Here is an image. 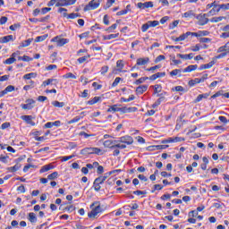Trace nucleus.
Instances as JSON below:
<instances>
[{"label":"nucleus","mask_w":229,"mask_h":229,"mask_svg":"<svg viewBox=\"0 0 229 229\" xmlns=\"http://www.w3.org/2000/svg\"><path fill=\"white\" fill-rule=\"evenodd\" d=\"M18 60H20L21 62H31V60H33V58H31L28 55H23V56H18Z\"/></svg>","instance_id":"nucleus-42"},{"label":"nucleus","mask_w":229,"mask_h":229,"mask_svg":"<svg viewBox=\"0 0 229 229\" xmlns=\"http://www.w3.org/2000/svg\"><path fill=\"white\" fill-rule=\"evenodd\" d=\"M79 135L80 137H84V139H89V137H94V134H89L85 131H81Z\"/></svg>","instance_id":"nucleus-58"},{"label":"nucleus","mask_w":229,"mask_h":229,"mask_svg":"<svg viewBox=\"0 0 229 229\" xmlns=\"http://www.w3.org/2000/svg\"><path fill=\"white\" fill-rule=\"evenodd\" d=\"M149 23L147 22V23H144L142 26H141V31L143 33H146V31H148V30H149Z\"/></svg>","instance_id":"nucleus-59"},{"label":"nucleus","mask_w":229,"mask_h":229,"mask_svg":"<svg viewBox=\"0 0 229 229\" xmlns=\"http://www.w3.org/2000/svg\"><path fill=\"white\" fill-rule=\"evenodd\" d=\"M196 69H198L197 64H191L184 68L182 72H192V71H196Z\"/></svg>","instance_id":"nucleus-23"},{"label":"nucleus","mask_w":229,"mask_h":229,"mask_svg":"<svg viewBox=\"0 0 229 229\" xmlns=\"http://www.w3.org/2000/svg\"><path fill=\"white\" fill-rule=\"evenodd\" d=\"M95 205L97 206L94 208H92V207H94ZM90 208H92V210L88 214L89 217H96L98 214H101V212H103V208H101V205H99L98 202L91 204Z\"/></svg>","instance_id":"nucleus-1"},{"label":"nucleus","mask_w":229,"mask_h":229,"mask_svg":"<svg viewBox=\"0 0 229 229\" xmlns=\"http://www.w3.org/2000/svg\"><path fill=\"white\" fill-rule=\"evenodd\" d=\"M21 169V165H15L14 166L8 167L7 170L10 171V173H17Z\"/></svg>","instance_id":"nucleus-35"},{"label":"nucleus","mask_w":229,"mask_h":229,"mask_svg":"<svg viewBox=\"0 0 229 229\" xmlns=\"http://www.w3.org/2000/svg\"><path fill=\"white\" fill-rule=\"evenodd\" d=\"M121 79L120 77H116L115 80L114 81V82L112 83V87H117L121 81Z\"/></svg>","instance_id":"nucleus-63"},{"label":"nucleus","mask_w":229,"mask_h":229,"mask_svg":"<svg viewBox=\"0 0 229 229\" xmlns=\"http://www.w3.org/2000/svg\"><path fill=\"white\" fill-rule=\"evenodd\" d=\"M120 108L117 105H113L107 109V112H119Z\"/></svg>","instance_id":"nucleus-47"},{"label":"nucleus","mask_w":229,"mask_h":229,"mask_svg":"<svg viewBox=\"0 0 229 229\" xmlns=\"http://www.w3.org/2000/svg\"><path fill=\"white\" fill-rule=\"evenodd\" d=\"M13 90H15V86H12V85H9L7 86L4 91L5 92V94H8V92H13Z\"/></svg>","instance_id":"nucleus-50"},{"label":"nucleus","mask_w":229,"mask_h":229,"mask_svg":"<svg viewBox=\"0 0 229 229\" xmlns=\"http://www.w3.org/2000/svg\"><path fill=\"white\" fill-rule=\"evenodd\" d=\"M182 17H184L185 19H189V18L194 17V11L191 10V11H188V12L184 13L182 14Z\"/></svg>","instance_id":"nucleus-34"},{"label":"nucleus","mask_w":229,"mask_h":229,"mask_svg":"<svg viewBox=\"0 0 229 229\" xmlns=\"http://www.w3.org/2000/svg\"><path fill=\"white\" fill-rule=\"evenodd\" d=\"M58 178V172H53L47 175V180H56Z\"/></svg>","instance_id":"nucleus-44"},{"label":"nucleus","mask_w":229,"mask_h":229,"mask_svg":"<svg viewBox=\"0 0 229 229\" xmlns=\"http://www.w3.org/2000/svg\"><path fill=\"white\" fill-rule=\"evenodd\" d=\"M100 72H101V74H102L103 76H105V73H106V72H108V66H107V65L103 66V67L101 68Z\"/></svg>","instance_id":"nucleus-64"},{"label":"nucleus","mask_w":229,"mask_h":229,"mask_svg":"<svg viewBox=\"0 0 229 229\" xmlns=\"http://www.w3.org/2000/svg\"><path fill=\"white\" fill-rule=\"evenodd\" d=\"M102 0H91L89 4L84 7V12H89L90 10H97L99 8Z\"/></svg>","instance_id":"nucleus-2"},{"label":"nucleus","mask_w":229,"mask_h":229,"mask_svg":"<svg viewBox=\"0 0 229 229\" xmlns=\"http://www.w3.org/2000/svg\"><path fill=\"white\" fill-rule=\"evenodd\" d=\"M55 6L58 8L60 6H67V0H60L55 4Z\"/></svg>","instance_id":"nucleus-54"},{"label":"nucleus","mask_w":229,"mask_h":229,"mask_svg":"<svg viewBox=\"0 0 229 229\" xmlns=\"http://www.w3.org/2000/svg\"><path fill=\"white\" fill-rule=\"evenodd\" d=\"M120 142L122 144L127 145V146H131L133 144V138L131 136L126 135L119 138Z\"/></svg>","instance_id":"nucleus-5"},{"label":"nucleus","mask_w":229,"mask_h":229,"mask_svg":"<svg viewBox=\"0 0 229 229\" xmlns=\"http://www.w3.org/2000/svg\"><path fill=\"white\" fill-rule=\"evenodd\" d=\"M189 37H194V32L188 31V32L181 35V38H182V40L189 38Z\"/></svg>","instance_id":"nucleus-41"},{"label":"nucleus","mask_w":229,"mask_h":229,"mask_svg":"<svg viewBox=\"0 0 229 229\" xmlns=\"http://www.w3.org/2000/svg\"><path fill=\"white\" fill-rule=\"evenodd\" d=\"M177 57L182 58V60H192V58H194V54H192V53L188 54V55L178 54Z\"/></svg>","instance_id":"nucleus-18"},{"label":"nucleus","mask_w":229,"mask_h":229,"mask_svg":"<svg viewBox=\"0 0 229 229\" xmlns=\"http://www.w3.org/2000/svg\"><path fill=\"white\" fill-rule=\"evenodd\" d=\"M214 66V61H211L208 64H201L199 68V71H204L205 69H210Z\"/></svg>","instance_id":"nucleus-24"},{"label":"nucleus","mask_w":229,"mask_h":229,"mask_svg":"<svg viewBox=\"0 0 229 229\" xmlns=\"http://www.w3.org/2000/svg\"><path fill=\"white\" fill-rule=\"evenodd\" d=\"M81 120V116H75L74 118H72L68 124H73V123H79V121Z\"/></svg>","instance_id":"nucleus-61"},{"label":"nucleus","mask_w":229,"mask_h":229,"mask_svg":"<svg viewBox=\"0 0 229 229\" xmlns=\"http://www.w3.org/2000/svg\"><path fill=\"white\" fill-rule=\"evenodd\" d=\"M103 144L105 148H110L111 149H114V140H105Z\"/></svg>","instance_id":"nucleus-31"},{"label":"nucleus","mask_w":229,"mask_h":229,"mask_svg":"<svg viewBox=\"0 0 229 229\" xmlns=\"http://www.w3.org/2000/svg\"><path fill=\"white\" fill-rule=\"evenodd\" d=\"M207 10H210V8H219V5L216 4V1L211 3V4H208L207 6H206Z\"/></svg>","instance_id":"nucleus-57"},{"label":"nucleus","mask_w":229,"mask_h":229,"mask_svg":"<svg viewBox=\"0 0 229 229\" xmlns=\"http://www.w3.org/2000/svg\"><path fill=\"white\" fill-rule=\"evenodd\" d=\"M31 78H37V73L30 72V73H27L23 76V80H31Z\"/></svg>","instance_id":"nucleus-38"},{"label":"nucleus","mask_w":229,"mask_h":229,"mask_svg":"<svg viewBox=\"0 0 229 229\" xmlns=\"http://www.w3.org/2000/svg\"><path fill=\"white\" fill-rule=\"evenodd\" d=\"M51 169H54V166L51 165H46L41 167L39 170V173H47V171H51Z\"/></svg>","instance_id":"nucleus-25"},{"label":"nucleus","mask_w":229,"mask_h":229,"mask_svg":"<svg viewBox=\"0 0 229 229\" xmlns=\"http://www.w3.org/2000/svg\"><path fill=\"white\" fill-rule=\"evenodd\" d=\"M63 78H64L65 80H69V79L76 80V75H74L72 72H68L64 74Z\"/></svg>","instance_id":"nucleus-43"},{"label":"nucleus","mask_w":229,"mask_h":229,"mask_svg":"<svg viewBox=\"0 0 229 229\" xmlns=\"http://www.w3.org/2000/svg\"><path fill=\"white\" fill-rule=\"evenodd\" d=\"M32 42H33V38H29L22 41L19 47V49H21V47H28L29 46H31Z\"/></svg>","instance_id":"nucleus-21"},{"label":"nucleus","mask_w":229,"mask_h":229,"mask_svg":"<svg viewBox=\"0 0 229 229\" xmlns=\"http://www.w3.org/2000/svg\"><path fill=\"white\" fill-rule=\"evenodd\" d=\"M137 7L140 8V10H146L148 8H153V2H145V3H138Z\"/></svg>","instance_id":"nucleus-7"},{"label":"nucleus","mask_w":229,"mask_h":229,"mask_svg":"<svg viewBox=\"0 0 229 229\" xmlns=\"http://www.w3.org/2000/svg\"><path fill=\"white\" fill-rule=\"evenodd\" d=\"M198 83H201L199 78H195L193 80L189 81L188 85L190 87H194V85H198Z\"/></svg>","instance_id":"nucleus-33"},{"label":"nucleus","mask_w":229,"mask_h":229,"mask_svg":"<svg viewBox=\"0 0 229 229\" xmlns=\"http://www.w3.org/2000/svg\"><path fill=\"white\" fill-rule=\"evenodd\" d=\"M52 42H56L59 47L65 46V44H69L68 38H60L59 37H55L52 39Z\"/></svg>","instance_id":"nucleus-6"},{"label":"nucleus","mask_w":229,"mask_h":229,"mask_svg":"<svg viewBox=\"0 0 229 229\" xmlns=\"http://www.w3.org/2000/svg\"><path fill=\"white\" fill-rule=\"evenodd\" d=\"M64 17H66V19H76V13H72L68 14L67 13H63Z\"/></svg>","instance_id":"nucleus-48"},{"label":"nucleus","mask_w":229,"mask_h":229,"mask_svg":"<svg viewBox=\"0 0 229 229\" xmlns=\"http://www.w3.org/2000/svg\"><path fill=\"white\" fill-rule=\"evenodd\" d=\"M154 92H155V94H158L159 92H162V85L156 84L154 86Z\"/></svg>","instance_id":"nucleus-51"},{"label":"nucleus","mask_w":229,"mask_h":229,"mask_svg":"<svg viewBox=\"0 0 229 229\" xmlns=\"http://www.w3.org/2000/svg\"><path fill=\"white\" fill-rule=\"evenodd\" d=\"M172 90L175 92H185V89L182 86H176L173 88Z\"/></svg>","instance_id":"nucleus-55"},{"label":"nucleus","mask_w":229,"mask_h":229,"mask_svg":"<svg viewBox=\"0 0 229 229\" xmlns=\"http://www.w3.org/2000/svg\"><path fill=\"white\" fill-rule=\"evenodd\" d=\"M13 41V35H8L0 38V43L1 44H8V42Z\"/></svg>","instance_id":"nucleus-14"},{"label":"nucleus","mask_w":229,"mask_h":229,"mask_svg":"<svg viewBox=\"0 0 229 229\" xmlns=\"http://www.w3.org/2000/svg\"><path fill=\"white\" fill-rule=\"evenodd\" d=\"M223 19H226L225 16L213 17L209 21L210 22H221Z\"/></svg>","instance_id":"nucleus-40"},{"label":"nucleus","mask_w":229,"mask_h":229,"mask_svg":"<svg viewBox=\"0 0 229 229\" xmlns=\"http://www.w3.org/2000/svg\"><path fill=\"white\" fill-rule=\"evenodd\" d=\"M47 37H49V35L45 34L43 36H38L35 38V42H44V40H46V38H47Z\"/></svg>","instance_id":"nucleus-37"},{"label":"nucleus","mask_w":229,"mask_h":229,"mask_svg":"<svg viewBox=\"0 0 229 229\" xmlns=\"http://www.w3.org/2000/svg\"><path fill=\"white\" fill-rule=\"evenodd\" d=\"M93 155H105V152L99 148H93Z\"/></svg>","instance_id":"nucleus-39"},{"label":"nucleus","mask_w":229,"mask_h":229,"mask_svg":"<svg viewBox=\"0 0 229 229\" xmlns=\"http://www.w3.org/2000/svg\"><path fill=\"white\" fill-rule=\"evenodd\" d=\"M147 80H149V77H141L135 81L134 85H140V83H144Z\"/></svg>","instance_id":"nucleus-36"},{"label":"nucleus","mask_w":229,"mask_h":229,"mask_svg":"<svg viewBox=\"0 0 229 229\" xmlns=\"http://www.w3.org/2000/svg\"><path fill=\"white\" fill-rule=\"evenodd\" d=\"M28 219L30 223H37V215H35L33 212L29 213Z\"/></svg>","instance_id":"nucleus-29"},{"label":"nucleus","mask_w":229,"mask_h":229,"mask_svg":"<svg viewBox=\"0 0 229 229\" xmlns=\"http://www.w3.org/2000/svg\"><path fill=\"white\" fill-rule=\"evenodd\" d=\"M218 9L221 10H229V4H218Z\"/></svg>","instance_id":"nucleus-60"},{"label":"nucleus","mask_w":229,"mask_h":229,"mask_svg":"<svg viewBox=\"0 0 229 229\" xmlns=\"http://www.w3.org/2000/svg\"><path fill=\"white\" fill-rule=\"evenodd\" d=\"M162 60H165V55H160L155 59V64H158L159 62H162Z\"/></svg>","instance_id":"nucleus-62"},{"label":"nucleus","mask_w":229,"mask_h":229,"mask_svg":"<svg viewBox=\"0 0 229 229\" xmlns=\"http://www.w3.org/2000/svg\"><path fill=\"white\" fill-rule=\"evenodd\" d=\"M118 37H119V33L110 34V35H107V36H104L103 39L104 40H112L114 38H117Z\"/></svg>","instance_id":"nucleus-32"},{"label":"nucleus","mask_w":229,"mask_h":229,"mask_svg":"<svg viewBox=\"0 0 229 229\" xmlns=\"http://www.w3.org/2000/svg\"><path fill=\"white\" fill-rule=\"evenodd\" d=\"M53 81H55L56 83H58V81L56 79H48L43 81L41 87H47V85H51Z\"/></svg>","instance_id":"nucleus-26"},{"label":"nucleus","mask_w":229,"mask_h":229,"mask_svg":"<svg viewBox=\"0 0 229 229\" xmlns=\"http://www.w3.org/2000/svg\"><path fill=\"white\" fill-rule=\"evenodd\" d=\"M21 119L26 122L27 124H30V126H35V122H33V119L35 118L32 115H21Z\"/></svg>","instance_id":"nucleus-8"},{"label":"nucleus","mask_w":229,"mask_h":229,"mask_svg":"<svg viewBox=\"0 0 229 229\" xmlns=\"http://www.w3.org/2000/svg\"><path fill=\"white\" fill-rule=\"evenodd\" d=\"M102 101V98L101 97H95L92 99L89 100L87 102V105L92 106V105H96V103H99Z\"/></svg>","instance_id":"nucleus-20"},{"label":"nucleus","mask_w":229,"mask_h":229,"mask_svg":"<svg viewBox=\"0 0 229 229\" xmlns=\"http://www.w3.org/2000/svg\"><path fill=\"white\" fill-rule=\"evenodd\" d=\"M182 72H183V70L182 69H175L170 72V76H178L179 78H182Z\"/></svg>","instance_id":"nucleus-22"},{"label":"nucleus","mask_w":229,"mask_h":229,"mask_svg":"<svg viewBox=\"0 0 229 229\" xmlns=\"http://www.w3.org/2000/svg\"><path fill=\"white\" fill-rule=\"evenodd\" d=\"M210 32L208 30H199V32H193V37H208Z\"/></svg>","instance_id":"nucleus-17"},{"label":"nucleus","mask_w":229,"mask_h":229,"mask_svg":"<svg viewBox=\"0 0 229 229\" xmlns=\"http://www.w3.org/2000/svg\"><path fill=\"white\" fill-rule=\"evenodd\" d=\"M132 194H135L136 196H142V195L148 194V191L138 190V191H134Z\"/></svg>","instance_id":"nucleus-53"},{"label":"nucleus","mask_w":229,"mask_h":229,"mask_svg":"<svg viewBox=\"0 0 229 229\" xmlns=\"http://www.w3.org/2000/svg\"><path fill=\"white\" fill-rule=\"evenodd\" d=\"M81 155H84L85 157H87L89 155H93V148L89 147V148H82L81 150Z\"/></svg>","instance_id":"nucleus-16"},{"label":"nucleus","mask_w":229,"mask_h":229,"mask_svg":"<svg viewBox=\"0 0 229 229\" xmlns=\"http://www.w3.org/2000/svg\"><path fill=\"white\" fill-rule=\"evenodd\" d=\"M149 64V57H145V58H138L137 59V65H146Z\"/></svg>","instance_id":"nucleus-19"},{"label":"nucleus","mask_w":229,"mask_h":229,"mask_svg":"<svg viewBox=\"0 0 229 229\" xmlns=\"http://www.w3.org/2000/svg\"><path fill=\"white\" fill-rule=\"evenodd\" d=\"M89 58H90V55H84L82 57H80L78 59L79 64H85V62H87V60H89Z\"/></svg>","instance_id":"nucleus-52"},{"label":"nucleus","mask_w":229,"mask_h":229,"mask_svg":"<svg viewBox=\"0 0 229 229\" xmlns=\"http://www.w3.org/2000/svg\"><path fill=\"white\" fill-rule=\"evenodd\" d=\"M118 148L119 149H126V145L120 141V140H114L113 149Z\"/></svg>","instance_id":"nucleus-12"},{"label":"nucleus","mask_w":229,"mask_h":229,"mask_svg":"<svg viewBox=\"0 0 229 229\" xmlns=\"http://www.w3.org/2000/svg\"><path fill=\"white\" fill-rule=\"evenodd\" d=\"M116 67L117 69L113 70V74H117V72H123V69L124 68V63H123V60H118L116 62Z\"/></svg>","instance_id":"nucleus-9"},{"label":"nucleus","mask_w":229,"mask_h":229,"mask_svg":"<svg viewBox=\"0 0 229 229\" xmlns=\"http://www.w3.org/2000/svg\"><path fill=\"white\" fill-rule=\"evenodd\" d=\"M165 76V72H157L156 74L151 75L148 77L150 81H155V80H158V78H164Z\"/></svg>","instance_id":"nucleus-13"},{"label":"nucleus","mask_w":229,"mask_h":229,"mask_svg":"<svg viewBox=\"0 0 229 229\" xmlns=\"http://www.w3.org/2000/svg\"><path fill=\"white\" fill-rule=\"evenodd\" d=\"M146 90H148V85H141L136 88V94L138 96H140L141 94H143L144 92H146Z\"/></svg>","instance_id":"nucleus-15"},{"label":"nucleus","mask_w":229,"mask_h":229,"mask_svg":"<svg viewBox=\"0 0 229 229\" xmlns=\"http://www.w3.org/2000/svg\"><path fill=\"white\" fill-rule=\"evenodd\" d=\"M93 187H94L96 192H99V191H101V184H99V182H97L96 180L93 182Z\"/></svg>","instance_id":"nucleus-49"},{"label":"nucleus","mask_w":229,"mask_h":229,"mask_svg":"<svg viewBox=\"0 0 229 229\" xmlns=\"http://www.w3.org/2000/svg\"><path fill=\"white\" fill-rule=\"evenodd\" d=\"M135 99V96L131 95L128 98H122V101L123 103H130V101H133Z\"/></svg>","instance_id":"nucleus-56"},{"label":"nucleus","mask_w":229,"mask_h":229,"mask_svg":"<svg viewBox=\"0 0 229 229\" xmlns=\"http://www.w3.org/2000/svg\"><path fill=\"white\" fill-rule=\"evenodd\" d=\"M119 112L121 114H130L131 112H137V107H120Z\"/></svg>","instance_id":"nucleus-11"},{"label":"nucleus","mask_w":229,"mask_h":229,"mask_svg":"<svg viewBox=\"0 0 229 229\" xmlns=\"http://www.w3.org/2000/svg\"><path fill=\"white\" fill-rule=\"evenodd\" d=\"M15 62H17V59H15V57L11 55L10 58H8L5 61H4V64L5 65H12V64H15Z\"/></svg>","instance_id":"nucleus-27"},{"label":"nucleus","mask_w":229,"mask_h":229,"mask_svg":"<svg viewBox=\"0 0 229 229\" xmlns=\"http://www.w3.org/2000/svg\"><path fill=\"white\" fill-rule=\"evenodd\" d=\"M26 104L21 105L22 110H32L34 108L35 100L33 98H29L25 101Z\"/></svg>","instance_id":"nucleus-4"},{"label":"nucleus","mask_w":229,"mask_h":229,"mask_svg":"<svg viewBox=\"0 0 229 229\" xmlns=\"http://www.w3.org/2000/svg\"><path fill=\"white\" fill-rule=\"evenodd\" d=\"M148 26L150 28H157V26H158V24H160L159 21H148Z\"/></svg>","instance_id":"nucleus-45"},{"label":"nucleus","mask_w":229,"mask_h":229,"mask_svg":"<svg viewBox=\"0 0 229 229\" xmlns=\"http://www.w3.org/2000/svg\"><path fill=\"white\" fill-rule=\"evenodd\" d=\"M160 67H162V65L157 64V65L152 66L150 68H147L146 71L148 72H155V71H157V69H160Z\"/></svg>","instance_id":"nucleus-46"},{"label":"nucleus","mask_w":229,"mask_h":229,"mask_svg":"<svg viewBox=\"0 0 229 229\" xmlns=\"http://www.w3.org/2000/svg\"><path fill=\"white\" fill-rule=\"evenodd\" d=\"M53 106H55V108H64L65 106V103L59 102L58 100L52 102Z\"/></svg>","instance_id":"nucleus-28"},{"label":"nucleus","mask_w":229,"mask_h":229,"mask_svg":"<svg viewBox=\"0 0 229 229\" xmlns=\"http://www.w3.org/2000/svg\"><path fill=\"white\" fill-rule=\"evenodd\" d=\"M162 96H164V93L157 94V98H159L152 105V107L157 108L162 102L165 101V98Z\"/></svg>","instance_id":"nucleus-10"},{"label":"nucleus","mask_w":229,"mask_h":229,"mask_svg":"<svg viewBox=\"0 0 229 229\" xmlns=\"http://www.w3.org/2000/svg\"><path fill=\"white\" fill-rule=\"evenodd\" d=\"M219 7H213V9H211L207 14L208 17H210V15H216L219 13Z\"/></svg>","instance_id":"nucleus-30"},{"label":"nucleus","mask_w":229,"mask_h":229,"mask_svg":"<svg viewBox=\"0 0 229 229\" xmlns=\"http://www.w3.org/2000/svg\"><path fill=\"white\" fill-rule=\"evenodd\" d=\"M208 13L199 14L197 16L199 26H205L206 24H208V21L210 20H208Z\"/></svg>","instance_id":"nucleus-3"}]
</instances>
